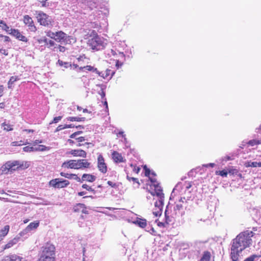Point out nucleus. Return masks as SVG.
Segmentation results:
<instances>
[{
    "instance_id": "c03bdc74",
    "label": "nucleus",
    "mask_w": 261,
    "mask_h": 261,
    "mask_svg": "<svg viewBox=\"0 0 261 261\" xmlns=\"http://www.w3.org/2000/svg\"><path fill=\"white\" fill-rule=\"evenodd\" d=\"M127 179L129 180V181H131L132 180L134 183H136L137 184V187H138L140 185L139 182V181L138 180L137 178H135V177H129L128 175L127 176Z\"/></svg>"
},
{
    "instance_id": "393cba45",
    "label": "nucleus",
    "mask_w": 261,
    "mask_h": 261,
    "mask_svg": "<svg viewBox=\"0 0 261 261\" xmlns=\"http://www.w3.org/2000/svg\"><path fill=\"white\" fill-rule=\"evenodd\" d=\"M39 225V222L38 221H34L33 222H31L27 227V228L31 232V231L36 229Z\"/></svg>"
},
{
    "instance_id": "49530a36",
    "label": "nucleus",
    "mask_w": 261,
    "mask_h": 261,
    "mask_svg": "<svg viewBox=\"0 0 261 261\" xmlns=\"http://www.w3.org/2000/svg\"><path fill=\"white\" fill-rule=\"evenodd\" d=\"M62 118V116H58V117H56L54 118L53 121L51 122H50V124H52V123H58L59 121H60L61 120V119Z\"/></svg>"
},
{
    "instance_id": "864d4df0",
    "label": "nucleus",
    "mask_w": 261,
    "mask_h": 261,
    "mask_svg": "<svg viewBox=\"0 0 261 261\" xmlns=\"http://www.w3.org/2000/svg\"><path fill=\"white\" fill-rule=\"evenodd\" d=\"M115 60H116V66L117 68H119L122 65V63L120 62L117 58Z\"/></svg>"
},
{
    "instance_id": "f8f14e48",
    "label": "nucleus",
    "mask_w": 261,
    "mask_h": 261,
    "mask_svg": "<svg viewBox=\"0 0 261 261\" xmlns=\"http://www.w3.org/2000/svg\"><path fill=\"white\" fill-rule=\"evenodd\" d=\"M97 167L99 171L102 173H106L107 172L108 168L107 164L101 154H99L97 158Z\"/></svg>"
},
{
    "instance_id": "cd10ccee",
    "label": "nucleus",
    "mask_w": 261,
    "mask_h": 261,
    "mask_svg": "<svg viewBox=\"0 0 261 261\" xmlns=\"http://www.w3.org/2000/svg\"><path fill=\"white\" fill-rule=\"evenodd\" d=\"M51 50H53L54 51H57L59 50L60 52L61 53H64L65 50H66V48L64 47V46L57 44L56 45V46H55L54 48H52Z\"/></svg>"
},
{
    "instance_id": "e2e57ef3",
    "label": "nucleus",
    "mask_w": 261,
    "mask_h": 261,
    "mask_svg": "<svg viewBox=\"0 0 261 261\" xmlns=\"http://www.w3.org/2000/svg\"><path fill=\"white\" fill-rule=\"evenodd\" d=\"M4 89V86L2 85H0V97H1L3 95Z\"/></svg>"
},
{
    "instance_id": "09e8293b",
    "label": "nucleus",
    "mask_w": 261,
    "mask_h": 261,
    "mask_svg": "<svg viewBox=\"0 0 261 261\" xmlns=\"http://www.w3.org/2000/svg\"><path fill=\"white\" fill-rule=\"evenodd\" d=\"M88 5L90 9H93V8L96 7V4L92 1H89L88 2Z\"/></svg>"
},
{
    "instance_id": "20e7f679",
    "label": "nucleus",
    "mask_w": 261,
    "mask_h": 261,
    "mask_svg": "<svg viewBox=\"0 0 261 261\" xmlns=\"http://www.w3.org/2000/svg\"><path fill=\"white\" fill-rule=\"evenodd\" d=\"M62 167L68 169H84L90 168L91 163L86 159L71 160L64 162L62 164Z\"/></svg>"
},
{
    "instance_id": "bb28decb",
    "label": "nucleus",
    "mask_w": 261,
    "mask_h": 261,
    "mask_svg": "<svg viewBox=\"0 0 261 261\" xmlns=\"http://www.w3.org/2000/svg\"><path fill=\"white\" fill-rule=\"evenodd\" d=\"M57 64L61 67H64L65 68H68L71 66V65L69 62H64L60 60L58 61Z\"/></svg>"
},
{
    "instance_id": "37998d69",
    "label": "nucleus",
    "mask_w": 261,
    "mask_h": 261,
    "mask_svg": "<svg viewBox=\"0 0 261 261\" xmlns=\"http://www.w3.org/2000/svg\"><path fill=\"white\" fill-rule=\"evenodd\" d=\"M186 197H181L179 201L180 202H184L185 201H187V200H189V198H190V193L189 194L188 193H187V194H186Z\"/></svg>"
},
{
    "instance_id": "13d9d810",
    "label": "nucleus",
    "mask_w": 261,
    "mask_h": 261,
    "mask_svg": "<svg viewBox=\"0 0 261 261\" xmlns=\"http://www.w3.org/2000/svg\"><path fill=\"white\" fill-rule=\"evenodd\" d=\"M0 53L2 54L6 55V56H7L8 54L7 50L4 49V48L0 49Z\"/></svg>"
},
{
    "instance_id": "79ce46f5",
    "label": "nucleus",
    "mask_w": 261,
    "mask_h": 261,
    "mask_svg": "<svg viewBox=\"0 0 261 261\" xmlns=\"http://www.w3.org/2000/svg\"><path fill=\"white\" fill-rule=\"evenodd\" d=\"M48 40V39H47V38H46L45 37H43L42 38L37 39V41L40 44L44 43L45 45H46Z\"/></svg>"
},
{
    "instance_id": "bf43d9fd",
    "label": "nucleus",
    "mask_w": 261,
    "mask_h": 261,
    "mask_svg": "<svg viewBox=\"0 0 261 261\" xmlns=\"http://www.w3.org/2000/svg\"><path fill=\"white\" fill-rule=\"evenodd\" d=\"M215 166V164L214 163H209L207 164H203L202 166L205 167H214Z\"/></svg>"
},
{
    "instance_id": "7ed1b4c3",
    "label": "nucleus",
    "mask_w": 261,
    "mask_h": 261,
    "mask_svg": "<svg viewBox=\"0 0 261 261\" xmlns=\"http://www.w3.org/2000/svg\"><path fill=\"white\" fill-rule=\"evenodd\" d=\"M45 33L47 37L63 45L71 44V40L73 39L72 36H69L62 31L55 32L47 31Z\"/></svg>"
},
{
    "instance_id": "5701e85b",
    "label": "nucleus",
    "mask_w": 261,
    "mask_h": 261,
    "mask_svg": "<svg viewBox=\"0 0 261 261\" xmlns=\"http://www.w3.org/2000/svg\"><path fill=\"white\" fill-rule=\"evenodd\" d=\"M31 232L26 227L22 231H21L17 236H20L21 239H23V241L27 239L29 236Z\"/></svg>"
},
{
    "instance_id": "4d7b16f0",
    "label": "nucleus",
    "mask_w": 261,
    "mask_h": 261,
    "mask_svg": "<svg viewBox=\"0 0 261 261\" xmlns=\"http://www.w3.org/2000/svg\"><path fill=\"white\" fill-rule=\"evenodd\" d=\"M167 210H166L165 212V218H166V223L168 224L171 221L169 220V217L168 216H167Z\"/></svg>"
},
{
    "instance_id": "6e6552de",
    "label": "nucleus",
    "mask_w": 261,
    "mask_h": 261,
    "mask_svg": "<svg viewBox=\"0 0 261 261\" xmlns=\"http://www.w3.org/2000/svg\"><path fill=\"white\" fill-rule=\"evenodd\" d=\"M55 246L52 244H47L42 248L40 257H55Z\"/></svg>"
},
{
    "instance_id": "a878e982",
    "label": "nucleus",
    "mask_w": 261,
    "mask_h": 261,
    "mask_svg": "<svg viewBox=\"0 0 261 261\" xmlns=\"http://www.w3.org/2000/svg\"><path fill=\"white\" fill-rule=\"evenodd\" d=\"M97 86H98L100 88V90L98 92V93L99 95H100L102 99H105L106 98H105V96H106V93H105V89H106V85H103V84H100V85H96Z\"/></svg>"
},
{
    "instance_id": "dca6fc26",
    "label": "nucleus",
    "mask_w": 261,
    "mask_h": 261,
    "mask_svg": "<svg viewBox=\"0 0 261 261\" xmlns=\"http://www.w3.org/2000/svg\"><path fill=\"white\" fill-rule=\"evenodd\" d=\"M23 241V239H21L20 238V236H16L12 240L9 241L7 244H6L3 247L4 249H7L11 248L14 245L16 244L19 241Z\"/></svg>"
},
{
    "instance_id": "c9c22d12",
    "label": "nucleus",
    "mask_w": 261,
    "mask_h": 261,
    "mask_svg": "<svg viewBox=\"0 0 261 261\" xmlns=\"http://www.w3.org/2000/svg\"><path fill=\"white\" fill-rule=\"evenodd\" d=\"M3 126L4 127V129L6 130L7 131L11 130L13 129L12 125H11L9 124L6 123V122H4L3 123Z\"/></svg>"
},
{
    "instance_id": "ddd939ff",
    "label": "nucleus",
    "mask_w": 261,
    "mask_h": 261,
    "mask_svg": "<svg viewBox=\"0 0 261 261\" xmlns=\"http://www.w3.org/2000/svg\"><path fill=\"white\" fill-rule=\"evenodd\" d=\"M10 31V32H9V34L14 36L17 39L25 42H27L28 41L27 38L23 36L18 30L11 29Z\"/></svg>"
},
{
    "instance_id": "58836bf2",
    "label": "nucleus",
    "mask_w": 261,
    "mask_h": 261,
    "mask_svg": "<svg viewBox=\"0 0 261 261\" xmlns=\"http://www.w3.org/2000/svg\"><path fill=\"white\" fill-rule=\"evenodd\" d=\"M27 25H28V27L29 28V29L31 32H34L37 30L36 27L34 24V22H33L30 23V24H27Z\"/></svg>"
},
{
    "instance_id": "b1692460",
    "label": "nucleus",
    "mask_w": 261,
    "mask_h": 261,
    "mask_svg": "<svg viewBox=\"0 0 261 261\" xmlns=\"http://www.w3.org/2000/svg\"><path fill=\"white\" fill-rule=\"evenodd\" d=\"M80 71H83L84 70L92 71L97 74L98 73V70L97 68H94L93 66L90 65H87L84 67H80L79 68Z\"/></svg>"
},
{
    "instance_id": "774afa93",
    "label": "nucleus",
    "mask_w": 261,
    "mask_h": 261,
    "mask_svg": "<svg viewBox=\"0 0 261 261\" xmlns=\"http://www.w3.org/2000/svg\"><path fill=\"white\" fill-rule=\"evenodd\" d=\"M76 136H77V135L76 134V132L74 133L73 134H71L70 136V138H75V137H76Z\"/></svg>"
},
{
    "instance_id": "412c9836",
    "label": "nucleus",
    "mask_w": 261,
    "mask_h": 261,
    "mask_svg": "<svg viewBox=\"0 0 261 261\" xmlns=\"http://www.w3.org/2000/svg\"><path fill=\"white\" fill-rule=\"evenodd\" d=\"M133 223L138 225L141 228H144L147 225L146 220L140 218H137L136 220H135Z\"/></svg>"
},
{
    "instance_id": "de8ad7c7",
    "label": "nucleus",
    "mask_w": 261,
    "mask_h": 261,
    "mask_svg": "<svg viewBox=\"0 0 261 261\" xmlns=\"http://www.w3.org/2000/svg\"><path fill=\"white\" fill-rule=\"evenodd\" d=\"M82 188L83 189H86L87 190H88L89 191H91V192L94 191V189H93L91 187L89 186L87 184H83L82 185Z\"/></svg>"
},
{
    "instance_id": "473e14b6",
    "label": "nucleus",
    "mask_w": 261,
    "mask_h": 261,
    "mask_svg": "<svg viewBox=\"0 0 261 261\" xmlns=\"http://www.w3.org/2000/svg\"><path fill=\"white\" fill-rule=\"evenodd\" d=\"M56 45H57L55 42L51 40H48L46 46L48 48H50L51 49L55 47V46H56Z\"/></svg>"
},
{
    "instance_id": "2f4dec72",
    "label": "nucleus",
    "mask_w": 261,
    "mask_h": 261,
    "mask_svg": "<svg viewBox=\"0 0 261 261\" xmlns=\"http://www.w3.org/2000/svg\"><path fill=\"white\" fill-rule=\"evenodd\" d=\"M210 257V253L208 252H205L200 261H209Z\"/></svg>"
},
{
    "instance_id": "a18cd8bd",
    "label": "nucleus",
    "mask_w": 261,
    "mask_h": 261,
    "mask_svg": "<svg viewBox=\"0 0 261 261\" xmlns=\"http://www.w3.org/2000/svg\"><path fill=\"white\" fill-rule=\"evenodd\" d=\"M258 143H259V141H258V140H250V141L248 142V144L249 145H250V146H254V145H256L258 144Z\"/></svg>"
},
{
    "instance_id": "8fccbe9b",
    "label": "nucleus",
    "mask_w": 261,
    "mask_h": 261,
    "mask_svg": "<svg viewBox=\"0 0 261 261\" xmlns=\"http://www.w3.org/2000/svg\"><path fill=\"white\" fill-rule=\"evenodd\" d=\"M118 57H116V58H117V59H124L125 58V55L122 52H119L118 55Z\"/></svg>"
},
{
    "instance_id": "e433bc0d",
    "label": "nucleus",
    "mask_w": 261,
    "mask_h": 261,
    "mask_svg": "<svg viewBox=\"0 0 261 261\" xmlns=\"http://www.w3.org/2000/svg\"><path fill=\"white\" fill-rule=\"evenodd\" d=\"M216 174L217 175H219L222 177H226L228 174V173L226 170H223L221 171H217L216 172Z\"/></svg>"
},
{
    "instance_id": "4c0bfd02",
    "label": "nucleus",
    "mask_w": 261,
    "mask_h": 261,
    "mask_svg": "<svg viewBox=\"0 0 261 261\" xmlns=\"http://www.w3.org/2000/svg\"><path fill=\"white\" fill-rule=\"evenodd\" d=\"M258 162H249L247 163L246 166L247 167H257Z\"/></svg>"
},
{
    "instance_id": "c85d7f7f",
    "label": "nucleus",
    "mask_w": 261,
    "mask_h": 261,
    "mask_svg": "<svg viewBox=\"0 0 261 261\" xmlns=\"http://www.w3.org/2000/svg\"><path fill=\"white\" fill-rule=\"evenodd\" d=\"M49 149V147L43 145H40L36 147H34V151H43Z\"/></svg>"
},
{
    "instance_id": "f03ea898",
    "label": "nucleus",
    "mask_w": 261,
    "mask_h": 261,
    "mask_svg": "<svg viewBox=\"0 0 261 261\" xmlns=\"http://www.w3.org/2000/svg\"><path fill=\"white\" fill-rule=\"evenodd\" d=\"M150 193L152 196L155 195L158 198V200L154 203L155 208L153 211V214L156 217L160 216L162 214L164 200V194L161 187L156 185L155 191H152Z\"/></svg>"
},
{
    "instance_id": "f704fd0d",
    "label": "nucleus",
    "mask_w": 261,
    "mask_h": 261,
    "mask_svg": "<svg viewBox=\"0 0 261 261\" xmlns=\"http://www.w3.org/2000/svg\"><path fill=\"white\" fill-rule=\"evenodd\" d=\"M33 20L31 17H30L29 15H25L23 17V22L24 23L27 25L28 24H30L31 22H33Z\"/></svg>"
},
{
    "instance_id": "1a4fd4ad",
    "label": "nucleus",
    "mask_w": 261,
    "mask_h": 261,
    "mask_svg": "<svg viewBox=\"0 0 261 261\" xmlns=\"http://www.w3.org/2000/svg\"><path fill=\"white\" fill-rule=\"evenodd\" d=\"M38 21L41 25L45 27L51 25V20L49 16L42 12H39L37 16Z\"/></svg>"
},
{
    "instance_id": "c756f323",
    "label": "nucleus",
    "mask_w": 261,
    "mask_h": 261,
    "mask_svg": "<svg viewBox=\"0 0 261 261\" xmlns=\"http://www.w3.org/2000/svg\"><path fill=\"white\" fill-rule=\"evenodd\" d=\"M67 119L70 121H84L85 120V117H69Z\"/></svg>"
},
{
    "instance_id": "7c9ffc66",
    "label": "nucleus",
    "mask_w": 261,
    "mask_h": 261,
    "mask_svg": "<svg viewBox=\"0 0 261 261\" xmlns=\"http://www.w3.org/2000/svg\"><path fill=\"white\" fill-rule=\"evenodd\" d=\"M0 27H1L3 30L6 31L8 34H9L11 29H10V28L3 20H0Z\"/></svg>"
},
{
    "instance_id": "69168bd1",
    "label": "nucleus",
    "mask_w": 261,
    "mask_h": 261,
    "mask_svg": "<svg viewBox=\"0 0 261 261\" xmlns=\"http://www.w3.org/2000/svg\"><path fill=\"white\" fill-rule=\"evenodd\" d=\"M74 127V125L73 124H65L64 127L65 128H72Z\"/></svg>"
},
{
    "instance_id": "5fc2aeb1",
    "label": "nucleus",
    "mask_w": 261,
    "mask_h": 261,
    "mask_svg": "<svg viewBox=\"0 0 261 261\" xmlns=\"http://www.w3.org/2000/svg\"><path fill=\"white\" fill-rule=\"evenodd\" d=\"M64 129H65V127H64V125H60L57 127L55 132H58Z\"/></svg>"
},
{
    "instance_id": "ea45409f",
    "label": "nucleus",
    "mask_w": 261,
    "mask_h": 261,
    "mask_svg": "<svg viewBox=\"0 0 261 261\" xmlns=\"http://www.w3.org/2000/svg\"><path fill=\"white\" fill-rule=\"evenodd\" d=\"M23 150L24 152H34V147L27 146L23 148Z\"/></svg>"
},
{
    "instance_id": "4468645a",
    "label": "nucleus",
    "mask_w": 261,
    "mask_h": 261,
    "mask_svg": "<svg viewBox=\"0 0 261 261\" xmlns=\"http://www.w3.org/2000/svg\"><path fill=\"white\" fill-rule=\"evenodd\" d=\"M2 261H26V259L16 254H12L5 256Z\"/></svg>"
},
{
    "instance_id": "603ef678",
    "label": "nucleus",
    "mask_w": 261,
    "mask_h": 261,
    "mask_svg": "<svg viewBox=\"0 0 261 261\" xmlns=\"http://www.w3.org/2000/svg\"><path fill=\"white\" fill-rule=\"evenodd\" d=\"M107 183H108V184L110 186H111V187H112V188H117V184H116V183H115V182H112V181H108Z\"/></svg>"
},
{
    "instance_id": "052dcab7",
    "label": "nucleus",
    "mask_w": 261,
    "mask_h": 261,
    "mask_svg": "<svg viewBox=\"0 0 261 261\" xmlns=\"http://www.w3.org/2000/svg\"><path fill=\"white\" fill-rule=\"evenodd\" d=\"M75 139L78 142H83L85 141V138L84 137H80Z\"/></svg>"
},
{
    "instance_id": "0e129e2a",
    "label": "nucleus",
    "mask_w": 261,
    "mask_h": 261,
    "mask_svg": "<svg viewBox=\"0 0 261 261\" xmlns=\"http://www.w3.org/2000/svg\"><path fill=\"white\" fill-rule=\"evenodd\" d=\"M105 100V101H104V105L106 106V111L108 112V102L106 100V99L105 98L103 99Z\"/></svg>"
},
{
    "instance_id": "423d86ee",
    "label": "nucleus",
    "mask_w": 261,
    "mask_h": 261,
    "mask_svg": "<svg viewBox=\"0 0 261 261\" xmlns=\"http://www.w3.org/2000/svg\"><path fill=\"white\" fill-rule=\"evenodd\" d=\"M22 164L19 161H10L7 162L0 168V173L8 174L16 170L19 167H21Z\"/></svg>"
},
{
    "instance_id": "0eeeda50",
    "label": "nucleus",
    "mask_w": 261,
    "mask_h": 261,
    "mask_svg": "<svg viewBox=\"0 0 261 261\" xmlns=\"http://www.w3.org/2000/svg\"><path fill=\"white\" fill-rule=\"evenodd\" d=\"M191 187L192 184L190 182H185L184 184L178 182L173 189L172 192L175 193L178 192L180 193L181 195L186 194L187 193L190 194L191 193L190 189Z\"/></svg>"
},
{
    "instance_id": "680f3d73",
    "label": "nucleus",
    "mask_w": 261,
    "mask_h": 261,
    "mask_svg": "<svg viewBox=\"0 0 261 261\" xmlns=\"http://www.w3.org/2000/svg\"><path fill=\"white\" fill-rule=\"evenodd\" d=\"M43 142L42 140H36L34 142V145H37L39 143H42Z\"/></svg>"
},
{
    "instance_id": "39448f33",
    "label": "nucleus",
    "mask_w": 261,
    "mask_h": 261,
    "mask_svg": "<svg viewBox=\"0 0 261 261\" xmlns=\"http://www.w3.org/2000/svg\"><path fill=\"white\" fill-rule=\"evenodd\" d=\"M88 45L94 50H99L103 49L107 43L103 38L97 35L89 39L88 41Z\"/></svg>"
},
{
    "instance_id": "338daca9",
    "label": "nucleus",
    "mask_w": 261,
    "mask_h": 261,
    "mask_svg": "<svg viewBox=\"0 0 261 261\" xmlns=\"http://www.w3.org/2000/svg\"><path fill=\"white\" fill-rule=\"evenodd\" d=\"M3 37H4V39H5L4 41L5 42H9L10 41V38H9V37L7 36H4Z\"/></svg>"
},
{
    "instance_id": "72a5a7b5",
    "label": "nucleus",
    "mask_w": 261,
    "mask_h": 261,
    "mask_svg": "<svg viewBox=\"0 0 261 261\" xmlns=\"http://www.w3.org/2000/svg\"><path fill=\"white\" fill-rule=\"evenodd\" d=\"M260 256V255H257L255 254L252 255L250 257L246 258L244 261H254L255 259L256 260H258Z\"/></svg>"
},
{
    "instance_id": "f257e3e1",
    "label": "nucleus",
    "mask_w": 261,
    "mask_h": 261,
    "mask_svg": "<svg viewBox=\"0 0 261 261\" xmlns=\"http://www.w3.org/2000/svg\"><path fill=\"white\" fill-rule=\"evenodd\" d=\"M254 233L246 230L240 233L231 242L230 256L232 261H238L240 254L246 248L249 247L252 243L251 238Z\"/></svg>"
},
{
    "instance_id": "4be33fe9",
    "label": "nucleus",
    "mask_w": 261,
    "mask_h": 261,
    "mask_svg": "<svg viewBox=\"0 0 261 261\" xmlns=\"http://www.w3.org/2000/svg\"><path fill=\"white\" fill-rule=\"evenodd\" d=\"M81 181H87L89 182H93L95 180L96 177L94 175L88 174H84L82 177Z\"/></svg>"
},
{
    "instance_id": "2eb2a0df",
    "label": "nucleus",
    "mask_w": 261,
    "mask_h": 261,
    "mask_svg": "<svg viewBox=\"0 0 261 261\" xmlns=\"http://www.w3.org/2000/svg\"><path fill=\"white\" fill-rule=\"evenodd\" d=\"M68 154L72 155L74 156L86 158L87 153L82 149H72L68 152Z\"/></svg>"
},
{
    "instance_id": "6e6d98bb",
    "label": "nucleus",
    "mask_w": 261,
    "mask_h": 261,
    "mask_svg": "<svg viewBox=\"0 0 261 261\" xmlns=\"http://www.w3.org/2000/svg\"><path fill=\"white\" fill-rule=\"evenodd\" d=\"M109 55L111 56H114V57H115V56H117L118 54L116 53V51L113 50V49H111V51H110V53H109Z\"/></svg>"
},
{
    "instance_id": "6ab92c4d",
    "label": "nucleus",
    "mask_w": 261,
    "mask_h": 261,
    "mask_svg": "<svg viewBox=\"0 0 261 261\" xmlns=\"http://www.w3.org/2000/svg\"><path fill=\"white\" fill-rule=\"evenodd\" d=\"M112 158L116 163H121L123 162V158L121 154L116 151H113L112 153Z\"/></svg>"
},
{
    "instance_id": "a19ab883",
    "label": "nucleus",
    "mask_w": 261,
    "mask_h": 261,
    "mask_svg": "<svg viewBox=\"0 0 261 261\" xmlns=\"http://www.w3.org/2000/svg\"><path fill=\"white\" fill-rule=\"evenodd\" d=\"M233 159V158L232 156L226 155V156L222 158L221 162H227L228 161L232 160Z\"/></svg>"
},
{
    "instance_id": "3c124183",
    "label": "nucleus",
    "mask_w": 261,
    "mask_h": 261,
    "mask_svg": "<svg viewBox=\"0 0 261 261\" xmlns=\"http://www.w3.org/2000/svg\"><path fill=\"white\" fill-rule=\"evenodd\" d=\"M16 79L15 77H14V76H12L9 82H8V85H9V88H10V85L12 84L15 81H16Z\"/></svg>"
},
{
    "instance_id": "f3484780",
    "label": "nucleus",
    "mask_w": 261,
    "mask_h": 261,
    "mask_svg": "<svg viewBox=\"0 0 261 261\" xmlns=\"http://www.w3.org/2000/svg\"><path fill=\"white\" fill-rule=\"evenodd\" d=\"M97 74L104 79H107L109 76H110L109 79H110L114 74V72L110 69H107L104 72H99L98 70Z\"/></svg>"
},
{
    "instance_id": "a211bd4d",
    "label": "nucleus",
    "mask_w": 261,
    "mask_h": 261,
    "mask_svg": "<svg viewBox=\"0 0 261 261\" xmlns=\"http://www.w3.org/2000/svg\"><path fill=\"white\" fill-rule=\"evenodd\" d=\"M10 226L8 225H5L0 229V242L4 240L9 231Z\"/></svg>"
},
{
    "instance_id": "9b49d317",
    "label": "nucleus",
    "mask_w": 261,
    "mask_h": 261,
    "mask_svg": "<svg viewBox=\"0 0 261 261\" xmlns=\"http://www.w3.org/2000/svg\"><path fill=\"white\" fill-rule=\"evenodd\" d=\"M49 185L56 188H63L69 185V182L65 179L61 178H56L52 179L49 181Z\"/></svg>"
},
{
    "instance_id": "aec40b11",
    "label": "nucleus",
    "mask_w": 261,
    "mask_h": 261,
    "mask_svg": "<svg viewBox=\"0 0 261 261\" xmlns=\"http://www.w3.org/2000/svg\"><path fill=\"white\" fill-rule=\"evenodd\" d=\"M60 175L62 176L65 177L68 179H71L73 178L75 180H77V181L82 182L81 178L80 177H79L77 176V175H76V174H69V173H64V172H61Z\"/></svg>"
},
{
    "instance_id": "9d476101",
    "label": "nucleus",
    "mask_w": 261,
    "mask_h": 261,
    "mask_svg": "<svg viewBox=\"0 0 261 261\" xmlns=\"http://www.w3.org/2000/svg\"><path fill=\"white\" fill-rule=\"evenodd\" d=\"M144 169L145 170V175L146 176H148L151 182V185H150V187L151 188H154V191H155V186L156 185H158L160 186L159 184L157 182V181L155 178L156 174L154 171H151L149 169H148L146 166H144Z\"/></svg>"
}]
</instances>
